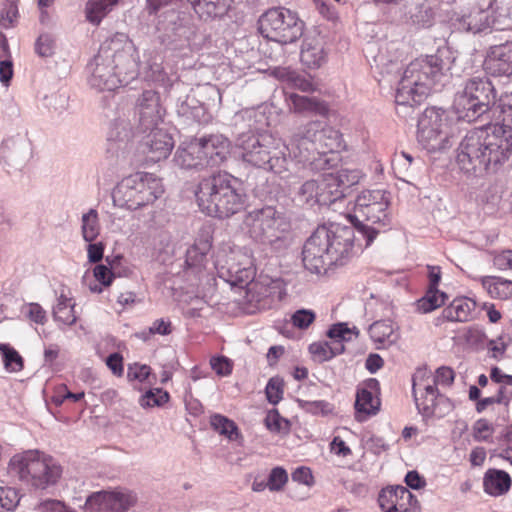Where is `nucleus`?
Masks as SVG:
<instances>
[{
	"label": "nucleus",
	"mask_w": 512,
	"mask_h": 512,
	"mask_svg": "<svg viewBox=\"0 0 512 512\" xmlns=\"http://www.w3.org/2000/svg\"><path fill=\"white\" fill-rule=\"evenodd\" d=\"M412 389L416 407L423 417H443L450 409L449 400L439 394L433 386L432 372L418 368L412 378Z\"/></svg>",
	"instance_id": "14"
},
{
	"label": "nucleus",
	"mask_w": 512,
	"mask_h": 512,
	"mask_svg": "<svg viewBox=\"0 0 512 512\" xmlns=\"http://www.w3.org/2000/svg\"><path fill=\"white\" fill-rule=\"evenodd\" d=\"M164 192L161 180L151 173L138 172L124 178L113 192L114 202L136 210L152 204Z\"/></svg>",
	"instance_id": "9"
},
{
	"label": "nucleus",
	"mask_w": 512,
	"mask_h": 512,
	"mask_svg": "<svg viewBox=\"0 0 512 512\" xmlns=\"http://www.w3.org/2000/svg\"><path fill=\"white\" fill-rule=\"evenodd\" d=\"M288 473L280 466L274 467L268 475V489L271 492L282 491L288 483Z\"/></svg>",
	"instance_id": "46"
},
{
	"label": "nucleus",
	"mask_w": 512,
	"mask_h": 512,
	"mask_svg": "<svg viewBox=\"0 0 512 512\" xmlns=\"http://www.w3.org/2000/svg\"><path fill=\"white\" fill-rule=\"evenodd\" d=\"M303 408L315 415H329L333 413L334 407L331 403L324 400L306 401Z\"/></svg>",
	"instance_id": "56"
},
{
	"label": "nucleus",
	"mask_w": 512,
	"mask_h": 512,
	"mask_svg": "<svg viewBox=\"0 0 512 512\" xmlns=\"http://www.w3.org/2000/svg\"><path fill=\"white\" fill-rule=\"evenodd\" d=\"M330 452L337 455L338 457L346 458L352 456V450L348 445L346 439L340 435L334 436L329 444Z\"/></svg>",
	"instance_id": "58"
},
{
	"label": "nucleus",
	"mask_w": 512,
	"mask_h": 512,
	"mask_svg": "<svg viewBox=\"0 0 512 512\" xmlns=\"http://www.w3.org/2000/svg\"><path fill=\"white\" fill-rule=\"evenodd\" d=\"M512 485L510 475L498 469H489L483 477V489L488 495L497 497L506 494Z\"/></svg>",
	"instance_id": "32"
},
{
	"label": "nucleus",
	"mask_w": 512,
	"mask_h": 512,
	"mask_svg": "<svg viewBox=\"0 0 512 512\" xmlns=\"http://www.w3.org/2000/svg\"><path fill=\"white\" fill-rule=\"evenodd\" d=\"M433 386H451L455 380V371L448 366H441L432 374Z\"/></svg>",
	"instance_id": "52"
},
{
	"label": "nucleus",
	"mask_w": 512,
	"mask_h": 512,
	"mask_svg": "<svg viewBox=\"0 0 512 512\" xmlns=\"http://www.w3.org/2000/svg\"><path fill=\"white\" fill-rule=\"evenodd\" d=\"M146 145L148 147L147 155L150 161L158 162L166 159L170 155L174 147V141L168 132L162 129H153L148 135Z\"/></svg>",
	"instance_id": "27"
},
{
	"label": "nucleus",
	"mask_w": 512,
	"mask_h": 512,
	"mask_svg": "<svg viewBox=\"0 0 512 512\" xmlns=\"http://www.w3.org/2000/svg\"><path fill=\"white\" fill-rule=\"evenodd\" d=\"M245 162L281 174L287 170V158L280 142L270 135L251 136L242 143Z\"/></svg>",
	"instance_id": "12"
},
{
	"label": "nucleus",
	"mask_w": 512,
	"mask_h": 512,
	"mask_svg": "<svg viewBox=\"0 0 512 512\" xmlns=\"http://www.w3.org/2000/svg\"><path fill=\"white\" fill-rule=\"evenodd\" d=\"M448 69L438 54L413 60L399 82L395 102L398 105L419 104Z\"/></svg>",
	"instance_id": "4"
},
{
	"label": "nucleus",
	"mask_w": 512,
	"mask_h": 512,
	"mask_svg": "<svg viewBox=\"0 0 512 512\" xmlns=\"http://www.w3.org/2000/svg\"><path fill=\"white\" fill-rule=\"evenodd\" d=\"M122 35L114 36L100 47L95 57V68L92 72L91 84L100 90L114 91L121 85L117 72L119 62L124 58V47L127 42L122 43Z\"/></svg>",
	"instance_id": "11"
},
{
	"label": "nucleus",
	"mask_w": 512,
	"mask_h": 512,
	"mask_svg": "<svg viewBox=\"0 0 512 512\" xmlns=\"http://www.w3.org/2000/svg\"><path fill=\"white\" fill-rule=\"evenodd\" d=\"M266 398L269 403L276 405L283 399L284 381L280 377L269 379L265 388Z\"/></svg>",
	"instance_id": "47"
},
{
	"label": "nucleus",
	"mask_w": 512,
	"mask_h": 512,
	"mask_svg": "<svg viewBox=\"0 0 512 512\" xmlns=\"http://www.w3.org/2000/svg\"><path fill=\"white\" fill-rule=\"evenodd\" d=\"M378 502L383 512H419L416 497L404 486L382 489Z\"/></svg>",
	"instance_id": "19"
},
{
	"label": "nucleus",
	"mask_w": 512,
	"mask_h": 512,
	"mask_svg": "<svg viewBox=\"0 0 512 512\" xmlns=\"http://www.w3.org/2000/svg\"><path fill=\"white\" fill-rule=\"evenodd\" d=\"M289 155L299 162L313 163L316 161V155H332L331 158H325L324 164L331 167V161L336 160L335 155L346 149V143L342 133L320 121L308 122L301 131L294 134L287 146Z\"/></svg>",
	"instance_id": "3"
},
{
	"label": "nucleus",
	"mask_w": 512,
	"mask_h": 512,
	"mask_svg": "<svg viewBox=\"0 0 512 512\" xmlns=\"http://www.w3.org/2000/svg\"><path fill=\"white\" fill-rule=\"evenodd\" d=\"M483 67L491 76L509 78L512 75V43L507 42L491 47Z\"/></svg>",
	"instance_id": "21"
},
{
	"label": "nucleus",
	"mask_w": 512,
	"mask_h": 512,
	"mask_svg": "<svg viewBox=\"0 0 512 512\" xmlns=\"http://www.w3.org/2000/svg\"><path fill=\"white\" fill-rule=\"evenodd\" d=\"M210 365L213 371L219 376H228L232 373L233 364L231 360L225 356L212 357Z\"/></svg>",
	"instance_id": "59"
},
{
	"label": "nucleus",
	"mask_w": 512,
	"mask_h": 512,
	"mask_svg": "<svg viewBox=\"0 0 512 512\" xmlns=\"http://www.w3.org/2000/svg\"><path fill=\"white\" fill-rule=\"evenodd\" d=\"M477 304L466 296L456 297L446 306L441 315L436 319L435 324L441 325L445 321L450 322H468L474 319Z\"/></svg>",
	"instance_id": "24"
},
{
	"label": "nucleus",
	"mask_w": 512,
	"mask_h": 512,
	"mask_svg": "<svg viewBox=\"0 0 512 512\" xmlns=\"http://www.w3.org/2000/svg\"><path fill=\"white\" fill-rule=\"evenodd\" d=\"M245 224L256 238H268L272 241L273 238H278L283 219L274 207L267 206L249 212L245 218Z\"/></svg>",
	"instance_id": "18"
},
{
	"label": "nucleus",
	"mask_w": 512,
	"mask_h": 512,
	"mask_svg": "<svg viewBox=\"0 0 512 512\" xmlns=\"http://www.w3.org/2000/svg\"><path fill=\"white\" fill-rule=\"evenodd\" d=\"M37 512H76L64 502L56 499H46L36 507Z\"/></svg>",
	"instance_id": "55"
},
{
	"label": "nucleus",
	"mask_w": 512,
	"mask_h": 512,
	"mask_svg": "<svg viewBox=\"0 0 512 512\" xmlns=\"http://www.w3.org/2000/svg\"><path fill=\"white\" fill-rule=\"evenodd\" d=\"M28 318L36 324H44L47 320L46 311L38 303H29L26 306Z\"/></svg>",
	"instance_id": "60"
},
{
	"label": "nucleus",
	"mask_w": 512,
	"mask_h": 512,
	"mask_svg": "<svg viewBox=\"0 0 512 512\" xmlns=\"http://www.w3.org/2000/svg\"><path fill=\"white\" fill-rule=\"evenodd\" d=\"M491 109L494 110V113H499V117L503 121L502 124L512 123V92L503 93L497 102H493Z\"/></svg>",
	"instance_id": "43"
},
{
	"label": "nucleus",
	"mask_w": 512,
	"mask_h": 512,
	"mask_svg": "<svg viewBox=\"0 0 512 512\" xmlns=\"http://www.w3.org/2000/svg\"><path fill=\"white\" fill-rule=\"evenodd\" d=\"M258 30L263 37L269 40L280 44H289L302 36L303 23L289 9L272 8L260 16Z\"/></svg>",
	"instance_id": "13"
},
{
	"label": "nucleus",
	"mask_w": 512,
	"mask_h": 512,
	"mask_svg": "<svg viewBox=\"0 0 512 512\" xmlns=\"http://www.w3.org/2000/svg\"><path fill=\"white\" fill-rule=\"evenodd\" d=\"M200 210L208 216L228 218L242 210L243 195L227 174H213L202 179L195 192Z\"/></svg>",
	"instance_id": "5"
},
{
	"label": "nucleus",
	"mask_w": 512,
	"mask_h": 512,
	"mask_svg": "<svg viewBox=\"0 0 512 512\" xmlns=\"http://www.w3.org/2000/svg\"><path fill=\"white\" fill-rule=\"evenodd\" d=\"M287 80L293 88L299 89L303 92H314L316 90V86L311 79L301 76L295 72L287 73Z\"/></svg>",
	"instance_id": "53"
},
{
	"label": "nucleus",
	"mask_w": 512,
	"mask_h": 512,
	"mask_svg": "<svg viewBox=\"0 0 512 512\" xmlns=\"http://www.w3.org/2000/svg\"><path fill=\"white\" fill-rule=\"evenodd\" d=\"M316 315L312 310L300 309L292 315V324L299 329H307L314 321Z\"/></svg>",
	"instance_id": "54"
},
{
	"label": "nucleus",
	"mask_w": 512,
	"mask_h": 512,
	"mask_svg": "<svg viewBox=\"0 0 512 512\" xmlns=\"http://www.w3.org/2000/svg\"><path fill=\"white\" fill-rule=\"evenodd\" d=\"M172 331V322L168 319L160 318L156 319L150 327L139 332L138 337L146 341L155 334L165 336L171 334Z\"/></svg>",
	"instance_id": "42"
},
{
	"label": "nucleus",
	"mask_w": 512,
	"mask_h": 512,
	"mask_svg": "<svg viewBox=\"0 0 512 512\" xmlns=\"http://www.w3.org/2000/svg\"><path fill=\"white\" fill-rule=\"evenodd\" d=\"M229 6L230 0H200L193 8L202 18H214L226 14Z\"/></svg>",
	"instance_id": "36"
},
{
	"label": "nucleus",
	"mask_w": 512,
	"mask_h": 512,
	"mask_svg": "<svg viewBox=\"0 0 512 512\" xmlns=\"http://www.w3.org/2000/svg\"><path fill=\"white\" fill-rule=\"evenodd\" d=\"M201 144V153L205 157V167L220 166L229 154L230 142L222 135H210L197 138Z\"/></svg>",
	"instance_id": "23"
},
{
	"label": "nucleus",
	"mask_w": 512,
	"mask_h": 512,
	"mask_svg": "<svg viewBox=\"0 0 512 512\" xmlns=\"http://www.w3.org/2000/svg\"><path fill=\"white\" fill-rule=\"evenodd\" d=\"M389 206V194L386 191L366 190L356 198L353 212L347 214L348 221L366 238L367 246L380 231L391 227Z\"/></svg>",
	"instance_id": "6"
},
{
	"label": "nucleus",
	"mask_w": 512,
	"mask_h": 512,
	"mask_svg": "<svg viewBox=\"0 0 512 512\" xmlns=\"http://www.w3.org/2000/svg\"><path fill=\"white\" fill-rule=\"evenodd\" d=\"M213 259L218 275L232 285H248L255 277L253 258L245 248L223 242L215 249Z\"/></svg>",
	"instance_id": "8"
},
{
	"label": "nucleus",
	"mask_w": 512,
	"mask_h": 512,
	"mask_svg": "<svg viewBox=\"0 0 512 512\" xmlns=\"http://www.w3.org/2000/svg\"><path fill=\"white\" fill-rule=\"evenodd\" d=\"M36 51L40 56L47 57L53 53V41L48 35H41L36 42Z\"/></svg>",
	"instance_id": "64"
},
{
	"label": "nucleus",
	"mask_w": 512,
	"mask_h": 512,
	"mask_svg": "<svg viewBox=\"0 0 512 512\" xmlns=\"http://www.w3.org/2000/svg\"><path fill=\"white\" fill-rule=\"evenodd\" d=\"M369 335L377 348H386L399 339L398 327L391 320L376 321L369 327Z\"/></svg>",
	"instance_id": "30"
},
{
	"label": "nucleus",
	"mask_w": 512,
	"mask_h": 512,
	"mask_svg": "<svg viewBox=\"0 0 512 512\" xmlns=\"http://www.w3.org/2000/svg\"><path fill=\"white\" fill-rule=\"evenodd\" d=\"M140 123L146 129L162 122L165 109L160 104L159 94L152 90L142 93L139 103Z\"/></svg>",
	"instance_id": "25"
},
{
	"label": "nucleus",
	"mask_w": 512,
	"mask_h": 512,
	"mask_svg": "<svg viewBox=\"0 0 512 512\" xmlns=\"http://www.w3.org/2000/svg\"><path fill=\"white\" fill-rule=\"evenodd\" d=\"M300 59L307 68H320L327 59L322 40L316 37L307 38L302 45Z\"/></svg>",
	"instance_id": "29"
},
{
	"label": "nucleus",
	"mask_w": 512,
	"mask_h": 512,
	"mask_svg": "<svg viewBox=\"0 0 512 512\" xmlns=\"http://www.w3.org/2000/svg\"><path fill=\"white\" fill-rule=\"evenodd\" d=\"M10 472L35 488L45 489L61 477L62 469L52 457L29 450L14 455L9 462Z\"/></svg>",
	"instance_id": "7"
},
{
	"label": "nucleus",
	"mask_w": 512,
	"mask_h": 512,
	"mask_svg": "<svg viewBox=\"0 0 512 512\" xmlns=\"http://www.w3.org/2000/svg\"><path fill=\"white\" fill-rule=\"evenodd\" d=\"M106 365L112 371V373L121 377L124 372L123 357L119 353H112L106 359Z\"/></svg>",
	"instance_id": "63"
},
{
	"label": "nucleus",
	"mask_w": 512,
	"mask_h": 512,
	"mask_svg": "<svg viewBox=\"0 0 512 512\" xmlns=\"http://www.w3.org/2000/svg\"><path fill=\"white\" fill-rule=\"evenodd\" d=\"M357 334L346 323L334 324L327 332L329 341L312 343L309 346V352L319 362L328 361L343 353L345 350L344 343L351 341Z\"/></svg>",
	"instance_id": "17"
},
{
	"label": "nucleus",
	"mask_w": 512,
	"mask_h": 512,
	"mask_svg": "<svg viewBox=\"0 0 512 512\" xmlns=\"http://www.w3.org/2000/svg\"><path fill=\"white\" fill-rule=\"evenodd\" d=\"M93 274L96 280L102 283L104 286L111 285L114 279V274L111 269L102 264L96 265L94 267Z\"/></svg>",
	"instance_id": "62"
},
{
	"label": "nucleus",
	"mask_w": 512,
	"mask_h": 512,
	"mask_svg": "<svg viewBox=\"0 0 512 512\" xmlns=\"http://www.w3.org/2000/svg\"><path fill=\"white\" fill-rule=\"evenodd\" d=\"M137 501L136 496L128 490L98 491L92 493L85 501V512H126Z\"/></svg>",
	"instance_id": "16"
},
{
	"label": "nucleus",
	"mask_w": 512,
	"mask_h": 512,
	"mask_svg": "<svg viewBox=\"0 0 512 512\" xmlns=\"http://www.w3.org/2000/svg\"><path fill=\"white\" fill-rule=\"evenodd\" d=\"M18 17L19 11L16 2L5 0L0 7V27L4 29L14 27Z\"/></svg>",
	"instance_id": "41"
},
{
	"label": "nucleus",
	"mask_w": 512,
	"mask_h": 512,
	"mask_svg": "<svg viewBox=\"0 0 512 512\" xmlns=\"http://www.w3.org/2000/svg\"><path fill=\"white\" fill-rule=\"evenodd\" d=\"M355 235L351 227L319 226L305 241L302 261L314 273L346 264L354 255Z\"/></svg>",
	"instance_id": "2"
},
{
	"label": "nucleus",
	"mask_w": 512,
	"mask_h": 512,
	"mask_svg": "<svg viewBox=\"0 0 512 512\" xmlns=\"http://www.w3.org/2000/svg\"><path fill=\"white\" fill-rule=\"evenodd\" d=\"M20 501L18 490L12 487H0V512L14 510Z\"/></svg>",
	"instance_id": "45"
},
{
	"label": "nucleus",
	"mask_w": 512,
	"mask_h": 512,
	"mask_svg": "<svg viewBox=\"0 0 512 512\" xmlns=\"http://www.w3.org/2000/svg\"><path fill=\"white\" fill-rule=\"evenodd\" d=\"M210 424L215 431L226 436L229 440H237L241 437L235 422L223 415L215 414L211 416Z\"/></svg>",
	"instance_id": "39"
},
{
	"label": "nucleus",
	"mask_w": 512,
	"mask_h": 512,
	"mask_svg": "<svg viewBox=\"0 0 512 512\" xmlns=\"http://www.w3.org/2000/svg\"><path fill=\"white\" fill-rule=\"evenodd\" d=\"M379 382L369 379L362 387H359L355 401V418L364 421L368 416L375 415L380 409V399L377 395Z\"/></svg>",
	"instance_id": "22"
},
{
	"label": "nucleus",
	"mask_w": 512,
	"mask_h": 512,
	"mask_svg": "<svg viewBox=\"0 0 512 512\" xmlns=\"http://www.w3.org/2000/svg\"><path fill=\"white\" fill-rule=\"evenodd\" d=\"M0 353L7 371L19 372L23 369V358L9 344L0 343Z\"/></svg>",
	"instance_id": "40"
},
{
	"label": "nucleus",
	"mask_w": 512,
	"mask_h": 512,
	"mask_svg": "<svg viewBox=\"0 0 512 512\" xmlns=\"http://www.w3.org/2000/svg\"><path fill=\"white\" fill-rule=\"evenodd\" d=\"M511 155L512 128L497 123L468 132L460 144L457 160L462 170L476 173L504 164Z\"/></svg>",
	"instance_id": "1"
},
{
	"label": "nucleus",
	"mask_w": 512,
	"mask_h": 512,
	"mask_svg": "<svg viewBox=\"0 0 512 512\" xmlns=\"http://www.w3.org/2000/svg\"><path fill=\"white\" fill-rule=\"evenodd\" d=\"M81 232L83 239L86 242H93L100 234V223L98 212L95 209H90L84 213L81 218Z\"/></svg>",
	"instance_id": "37"
},
{
	"label": "nucleus",
	"mask_w": 512,
	"mask_h": 512,
	"mask_svg": "<svg viewBox=\"0 0 512 512\" xmlns=\"http://www.w3.org/2000/svg\"><path fill=\"white\" fill-rule=\"evenodd\" d=\"M475 280L492 298L501 300L512 298V281L510 280L496 276H481Z\"/></svg>",
	"instance_id": "33"
},
{
	"label": "nucleus",
	"mask_w": 512,
	"mask_h": 512,
	"mask_svg": "<svg viewBox=\"0 0 512 512\" xmlns=\"http://www.w3.org/2000/svg\"><path fill=\"white\" fill-rule=\"evenodd\" d=\"M150 372L151 368L148 365L134 364L129 366L127 376L129 379L143 382L149 377Z\"/></svg>",
	"instance_id": "61"
},
{
	"label": "nucleus",
	"mask_w": 512,
	"mask_h": 512,
	"mask_svg": "<svg viewBox=\"0 0 512 512\" xmlns=\"http://www.w3.org/2000/svg\"><path fill=\"white\" fill-rule=\"evenodd\" d=\"M334 176L345 191V189L350 188L359 182L361 172L357 169H340L334 173Z\"/></svg>",
	"instance_id": "50"
},
{
	"label": "nucleus",
	"mask_w": 512,
	"mask_h": 512,
	"mask_svg": "<svg viewBox=\"0 0 512 512\" xmlns=\"http://www.w3.org/2000/svg\"><path fill=\"white\" fill-rule=\"evenodd\" d=\"M494 99L495 88L489 79L473 77L456 96L453 106L459 119L472 122L491 109Z\"/></svg>",
	"instance_id": "10"
},
{
	"label": "nucleus",
	"mask_w": 512,
	"mask_h": 512,
	"mask_svg": "<svg viewBox=\"0 0 512 512\" xmlns=\"http://www.w3.org/2000/svg\"><path fill=\"white\" fill-rule=\"evenodd\" d=\"M446 299V293L439 289L428 288L425 296L417 301V309L423 313H429L444 305Z\"/></svg>",
	"instance_id": "38"
},
{
	"label": "nucleus",
	"mask_w": 512,
	"mask_h": 512,
	"mask_svg": "<svg viewBox=\"0 0 512 512\" xmlns=\"http://www.w3.org/2000/svg\"><path fill=\"white\" fill-rule=\"evenodd\" d=\"M74 308V299L69 294L62 291L58 296L57 303L53 309L54 320L67 326L74 325L77 321V315Z\"/></svg>",
	"instance_id": "35"
},
{
	"label": "nucleus",
	"mask_w": 512,
	"mask_h": 512,
	"mask_svg": "<svg viewBox=\"0 0 512 512\" xmlns=\"http://www.w3.org/2000/svg\"><path fill=\"white\" fill-rule=\"evenodd\" d=\"M494 426L484 418L478 419L472 426V436L477 442H492Z\"/></svg>",
	"instance_id": "44"
},
{
	"label": "nucleus",
	"mask_w": 512,
	"mask_h": 512,
	"mask_svg": "<svg viewBox=\"0 0 512 512\" xmlns=\"http://www.w3.org/2000/svg\"><path fill=\"white\" fill-rule=\"evenodd\" d=\"M418 141L428 151L445 148L449 139V120L442 109H425L418 121Z\"/></svg>",
	"instance_id": "15"
},
{
	"label": "nucleus",
	"mask_w": 512,
	"mask_h": 512,
	"mask_svg": "<svg viewBox=\"0 0 512 512\" xmlns=\"http://www.w3.org/2000/svg\"><path fill=\"white\" fill-rule=\"evenodd\" d=\"M290 110L295 113H314L320 116H327L329 113V106L325 101L316 97L302 96L296 93L288 95Z\"/></svg>",
	"instance_id": "31"
},
{
	"label": "nucleus",
	"mask_w": 512,
	"mask_h": 512,
	"mask_svg": "<svg viewBox=\"0 0 512 512\" xmlns=\"http://www.w3.org/2000/svg\"><path fill=\"white\" fill-rule=\"evenodd\" d=\"M491 7L489 3L485 8L479 5L471 6L459 19L460 26L473 33H479L490 28L492 24Z\"/></svg>",
	"instance_id": "28"
},
{
	"label": "nucleus",
	"mask_w": 512,
	"mask_h": 512,
	"mask_svg": "<svg viewBox=\"0 0 512 512\" xmlns=\"http://www.w3.org/2000/svg\"><path fill=\"white\" fill-rule=\"evenodd\" d=\"M326 181V188L330 198V204L344 197V190L334 176V173L323 174Z\"/></svg>",
	"instance_id": "57"
},
{
	"label": "nucleus",
	"mask_w": 512,
	"mask_h": 512,
	"mask_svg": "<svg viewBox=\"0 0 512 512\" xmlns=\"http://www.w3.org/2000/svg\"><path fill=\"white\" fill-rule=\"evenodd\" d=\"M318 182L317 179L307 180L299 190V196L307 204H318Z\"/></svg>",
	"instance_id": "51"
},
{
	"label": "nucleus",
	"mask_w": 512,
	"mask_h": 512,
	"mask_svg": "<svg viewBox=\"0 0 512 512\" xmlns=\"http://www.w3.org/2000/svg\"><path fill=\"white\" fill-rule=\"evenodd\" d=\"M212 248V236L201 233L187 249L185 256V272L197 277H203L208 263L207 255Z\"/></svg>",
	"instance_id": "20"
},
{
	"label": "nucleus",
	"mask_w": 512,
	"mask_h": 512,
	"mask_svg": "<svg viewBox=\"0 0 512 512\" xmlns=\"http://www.w3.org/2000/svg\"><path fill=\"white\" fill-rule=\"evenodd\" d=\"M122 0H89L84 9L86 20L99 26L102 20L117 7Z\"/></svg>",
	"instance_id": "34"
},
{
	"label": "nucleus",
	"mask_w": 512,
	"mask_h": 512,
	"mask_svg": "<svg viewBox=\"0 0 512 512\" xmlns=\"http://www.w3.org/2000/svg\"><path fill=\"white\" fill-rule=\"evenodd\" d=\"M201 144L197 138L183 142L177 149L174 161L183 169H202L205 157L201 153Z\"/></svg>",
	"instance_id": "26"
},
{
	"label": "nucleus",
	"mask_w": 512,
	"mask_h": 512,
	"mask_svg": "<svg viewBox=\"0 0 512 512\" xmlns=\"http://www.w3.org/2000/svg\"><path fill=\"white\" fill-rule=\"evenodd\" d=\"M265 425L271 432H288L290 429L289 421L283 418L277 409L270 410L265 418Z\"/></svg>",
	"instance_id": "48"
},
{
	"label": "nucleus",
	"mask_w": 512,
	"mask_h": 512,
	"mask_svg": "<svg viewBox=\"0 0 512 512\" xmlns=\"http://www.w3.org/2000/svg\"><path fill=\"white\" fill-rule=\"evenodd\" d=\"M169 393L163 389L149 390L142 396L140 404L142 407H154L164 405L169 401Z\"/></svg>",
	"instance_id": "49"
}]
</instances>
